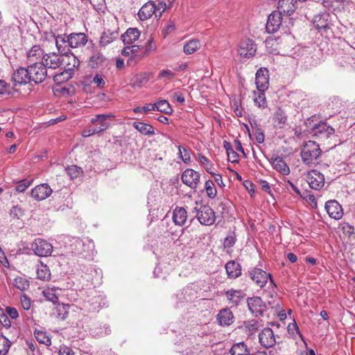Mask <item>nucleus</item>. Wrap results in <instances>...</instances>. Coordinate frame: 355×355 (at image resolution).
<instances>
[{"label": "nucleus", "instance_id": "obj_38", "mask_svg": "<svg viewBox=\"0 0 355 355\" xmlns=\"http://www.w3.org/2000/svg\"><path fill=\"white\" fill-rule=\"evenodd\" d=\"M148 80V76L146 73H141L135 76L131 80L130 85L132 88L141 87Z\"/></svg>", "mask_w": 355, "mask_h": 355}, {"label": "nucleus", "instance_id": "obj_57", "mask_svg": "<svg viewBox=\"0 0 355 355\" xmlns=\"http://www.w3.org/2000/svg\"><path fill=\"white\" fill-rule=\"evenodd\" d=\"M92 83L98 88H103L105 85V82L103 77L99 74H96L93 78Z\"/></svg>", "mask_w": 355, "mask_h": 355}, {"label": "nucleus", "instance_id": "obj_26", "mask_svg": "<svg viewBox=\"0 0 355 355\" xmlns=\"http://www.w3.org/2000/svg\"><path fill=\"white\" fill-rule=\"evenodd\" d=\"M69 35L65 34L64 35H58L55 36V43L58 50V53L60 54L65 53L66 52L70 51L68 49V40Z\"/></svg>", "mask_w": 355, "mask_h": 355}, {"label": "nucleus", "instance_id": "obj_37", "mask_svg": "<svg viewBox=\"0 0 355 355\" xmlns=\"http://www.w3.org/2000/svg\"><path fill=\"white\" fill-rule=\"evenodd\" d=\"M273 120L276 127L282 128L286 123L287 117L284 112L282 109L278 108L275 113Z\"/></svg>", "mask_w": 355, "mask_h": 355}, {"label": "nucleus", "instance_id": "obj_49", "mask_svg": "<svg viewBox=\"0 0 355 355\" xmlns=\"http://www.w3.org/2000/svg\"><path fill=\"white\" fill-rule=\"evenodd\" d=\"M205 190L207 194V196L214 198L216 195V189L214 186V182L211 180H207L205 182Z\"/></svg>", "mask_w": 355, "mask_h": 355}, {"label": "nucleus", "instance_id": "obj_58", "mask_svg": "<svg viewBox=\"0 0 355 355\" xmlns=\"http://www.w3.org/2000/svg\"><path fill=\"white\" fill-rule=\"evenodd\" d=\"M6 314L12 319H17L19 317L17 310L14 307L8 306L6 309Z\"/></svg>", "mask_w": 355, "mask_h": 355}, {"label": "nucleus", "instance_id": "obj_1", "mask_svg": "<svg viewBox=\"0 0 355 355\" xmlns=\"http://www.w3.org/2000/svg\"><path fill=\"white\" fill-rule=\"evenodd\" d=\"M322 154L319 145L313 141H308L301 150L302 162L307 166L315 165Z\"/></svg>", "mask_w": 355, "mask_h": 355}, {"label": "nucleus", "instance_id": "obj_44", "mask_svg": "<svg viewBox=\"0 0 355 355\" xmlns=\"http://www.w3.org/2000/svg\"><path fill=\"white\" fill-rule=\"evenodd\" d=\"M34 335L36 340L40 343L44 344L46 346H50L51 345V338L47 336L46 332L36 330L34 332Z\"/></svg>", "mask_w": 355, "mask_h": 355}, {"label": "nucleus", "instance_id": "obj_46", "mask_svg": "<svg viewBox=\"0 0 355 355\" xmlns=\"http://www.w3.org/2000/svg\"><path fill=\"white\" fill-rule=\"evenodd\" d=\"M37 278L42 280H46L50 278V272L46 266L41 265L37 270Z\"/></svg>", "mask_w": 355, "mask_h": 355}, {"label": "nucleus", "instance_id": "obj_17", "mask_svg": "<svg viewBox=\"0 0 355 355\" xmlns=\"http://www.w3.org/2000/svg\"><path fill=\"white\" fill-rule=\"evenodd\" d=\"M112 118H114L112 114H97L92 119L91 122L95 125L98 133H100L109 128L110 123L107 122V120Z\"/></svg>", "mask_w": 355, "mask_h": 355}, {"label": "nucleus", "instance_id": "obj_10", "mask_svg": "<svg viewBox=\"0 0 355 355\" xmlns=\"http://www.w3.org/2000/svg\"><path fill=\"white\" fill-rule=\"evenodd\" d=\"M250 276L260 288H262L266 285L268 278L270 279V282L272 283L270 275L260 268H254L252 269L250 271Z\"/></svg>", "mask_w": 355, "mask_h": 355}, {"label": "nucleus", "instance_id": "obj_61", "mask_svg": "<svg viewBox=\"0 0 355 355\" xmlns=\"http://www.w3.org/2000/svg\"><path fill=\"white\" fill-rule=\"evenodd\" d=\"M255 139L259 144H262L265 139V135L263 132L259 128H257L254 132Z\"/></svg>", "mask_w": 355, "mask_h": 355}, {"label": "nucleus", "instance_id": "obj_41", "mask_svg": "<svg viewBox=\"0 0 355 355\" xmlns=\"http://www.w3.org/2000/svg\"><path fill=\"white\" fill-rule=\"evenodd\" d=\"M73 74V72L72 71H68V69H65L62 72L53 75V80L57 83L65 82L71 78Z\"/></svg>", "mask_w": 355, "mask_h": 355}, {"label": "nucleus", "instance_id": "obj_21", "mask_svg": "<svg viewBox=\"0 0 355 355\" xmlns=\"http://www.w3.org/2000/svg\"><path fill=\"white\" fill-rule=\"evenodd\" d=\"M62 60L65 64V69H68V71H72L73 72L74 69L79 67L80 61L77 57L70 51L62 53Z\"/></svg>", "mask_w": 355, "mask_h": 355}, {"label": "nucleus", "instance_id": "obj_23", "mask_svg": "<svg viewBox=\"0 0 355 355\" xmlns=\"http://www.w3.org/2000/svg\"><path fill=\"white\" fill-rule=\"evenodd\" d=\"M227 299L232 306H237L244 298L245 293L241 290L230 289L225 291Z\"/></svg>", "mask_w": 355, "mask_h": 355}, {"label": "nucleus", "instance_id": "obj_56", "mask_svg": "<svg viewBox=\"0 0 355 355\" xmlns=\"http://www.w3.org/2000/svg\"><path fill=\"white\" fill-rule=\"evenodd\" d=\"M20 301L21 304V306L24 310H29L31 307V299L25 294L21 295Z\"/></svg>", "mask_w": 355, "mask_h": 355}, {"label": "nucleus", "instance_id": "obj_32", "mask_svg": "<svg viewBox=\"0 0 355 355\" xmlns=\"http://www.w3.org/2000/svg\"><path fill=\"white\" fill-rule=\"evenodd\" d=\"M230 353L231 355H250V350L245 343L240 342L232 345Z\"/></svg>", "mask_w": 355, "mask_h": 355}, {"label": "nucleus", "instance_id": "obj_35", "mask_svg": "<svg viewBox=\"0 0 355 355\" xmlns=\"http://www.w3.org/2000/svg\"><path fill=\"white\" fill-rule=\"evenodd\" d=\"M132 126L142 135L151 136L155 134L154 128L151 125L143 122H134Z\"/></svg>", "mask_w": 355, "mask_h": 355}, {"label": "nucleus", "instance_id": "obj_6", "mask_svg": "<svg viewBox=\"0 0 355 355\" xmlns=\"http://www.w3.org/2000/svg\"><path fill=\"white\" fill-rule=\"evenodd\" d=\"M31 248L38 257H48L51 255L53 250L52 245L42 239H35L31 245Z\"/></svg>", "mask_w": 355, "mask_h": 355}, {"label": "nucleus", "instance_id": "obj_12", "mask_svg": "<svg viewBox=\"0 0 355 355\" xmlns=\"http://www.w3.org/2000/svg\"><path fill=\"white\" fill-rule=\"evenodd\" d=\"M52 189L48 184L43 183L36 186L31 191V196L37 201L45 200L52 193Z\"/></svg>", "mask_w": 355, "mask_h": 355}, {"label": "nucleus", "instance_id": "obj_28", "mask_svg": "<svg viewBox=\"0 0 355 355\" xmlns=\"http://www.w3.org/2000/svg\"><path fill=\"white\" fill-rule=\"evenodd\" d=\"M44 55L43 49H41L39 45H34L27 52V59L28 62L32 64L37 62V60H42V57Z\"/></svg>", "mask_w": 355, "mask_h": 355}, {"label": "nucleus", "instance_id": "obj_15", "mask_svg": "<svg viewBox=\"0 0 355 355\" xmlns=\"http://www.w3.org/2000/svg\"><path fill=\"white\" fill-rule=\"evenodd\" d=\"M260 344L266 347H272L276 343V339L272 330L270 328H265L259 334Z\"/></svg>", "mask_w": 355, "mask_h": 355}, {"label": "nucleus", "instance_id": "obj_25", "mask_svg": "<svg viewBox=\"0 0 355 355\" xmlns=\"http://www.w3.org/2000/svg\"><path fill=\"white\" fill-rule=\"evenodd\" d=\"M217 320L221 326H229L234 322L233 313L229 309H224L218 314Z\"/></svg>", "mask_w": 355, "mask_h": 355}, {"label": "nucleus", "instance_id": "obj_29", "mask_svg": "<svg viewBox=\"0 0 355 355\" xmlns=\"http://www.w3.org/2000/svg\"><path fill=\"white\" fill-rule=\"evenodd\" d=\"M271 164L275 170L281 173L282 175H288L290 173L288 166L280 157L271 158Z\"/></svg>", "mask_w": 355, "mask_h": 355}, {"label": "nucleus", "instance_id": "obj_14", "mask_svg": "<svg viewBox=\"0 0 355 355\" xmlns=\"http://www.w3.org/2000/svg\"><path fill=\"white\" fill-rule=\"evenodd\" d=\"M182 180L189 187L195 189L200 181V174L193 169L187 168L182 175Z\"/></svg>", "mask_w": 355, "mask_h": 355}, {"label": "nucleus", "instance_id": "obj_55", "mask_svg": "<svg viewBox=\"0 0 355 355\" xmlns=\"http://www.w3.org/2000/svg\"><path fill=\"white\" fill-rule=\"evenodd\" d=\"M0 322L6 328H9L11 326L10 320L8 315L3 311L0 308Z\"/></svg>", "mask_w": 355, "mask_h": 355}, {"label": "nucleus", "instance_id": "obj_5", "mask_svg": "<svg viewBox=\"0 0 355 355\" xmlns=\"http://www.w3.org/2000/svg\"><path fill=\"white\" fill-rule=\"evenodd\" d=\"M257 51L256 44L252 40L245 38L242 40L237 49L238 54L244 58H249L254 55Z\"/></svg>", "mask_w": 355, "mask_h": 355}, {"label": "nucleus", "instance_id": "obj_45", "mask_svg": "<svg viewBox=\"0 0 355 355\" xmlns=\"http://www.w3.org/2000/svg\"><path fill=\"white\" fill-rule=\"evenodd\" d=\"M11 346V342L4 336L0 335V355H6Z\"/></svg>", "mask_w": 355, "mask_h": 355}, {"label": "nucleus", "instance_id": "obj_8", "mask_svg": "<svg viewBox=\"0 0 355 355\" xmlns=\"http://www.w3.org/2000/svg\"><path fill=\"white\" fill-rule=\"evenodd\" d=\"M56 53L55 52H51L44 53L42 57V62L44 67L49 69H55L58 68L62 63V55Z\"/></svg>", "mask_w": 355, "mask_h": 355}, {"label": "nucleus", "instance_id": "obj_20", "mask_svg": "<svg viewBox=\"0 0 355 355\" xmlns=\"http://www.w3.org/2000/svg\"><path fill=\"white\" fill-rule=\"evenodd\" d=\"M68 45L71 48L83 46L87 42V37L85 33H71L69 35Z\"/></svg>", "mask_w": 355, "mask_h": 355}, {"label": "nucleus", "instance_id": "obj_63", "mask_svg": "<svg viewBox=\"0 0 355 355\" xmlns=\"http://www.w3.org/2000/svg\"><path fill=\"white\" fill-rule=\"evenodd\" d=\"M234 243H235V238L233 236L230 235V236H227L225 239L223 244H224L225 248H231L232 246L234 245Z\"/></svg>", "mask_w": 355, "mask_h": 355}, {"label": "nucleus", "instance_id": "obj_40", "mask_svg": "<svg viewBox=\"0 0 355 355\" xmlns=\"http://www.w3.org/2000/svg\"><path fill=\"white\" fill-rule=\"evenodd\" d=\"M153 107H155V110H157L165 114H171L173 111L170 104L166 100H162L154 103Z\"/></svg>", "mask_w": 355, "mask_h": 355}, {"label": "nucleus", "instance_id": "obj_51", "mask_svg": "<svg viewBox=\"0 0 355 355\" xmlns=\"http://www.w3.org/2000/svg\"><path fill=\"white\" fill-rule=\"evenodd\" d=\"M178 150L179 157L184 163L187 164L190 161V155L187 149L182 147L181 146H178Z\"/></svg>", "mask_w": 355, "mask_h": 355}, {"label": "nucleus", "instance_id": "obj_54", "mask_svg": "<svg viewBox=\"0 0 355 355\" xmlns=\"http://www.w3.org/2000/svg\"><path fill=\"white\" fill-rule=\"evenodd\" d=\"M105 60L104 56L103 54L98 53L94 55H93L89 60L90 64L92 65V67H94V64L98 65L101 63H102Z\"/></svg>", "mask_w": 355, "mask_h": 355}, {"label": "nucleus", "instance_id": "obj_2", "mask_svg": "<svg viewBox=\"0 0 355 355\" xmlns=\"http://www.w3.org/2000/svg\"><path fill=\"white\" fill-rule=\"evenodd\" d=\"M196 206L193 207L192 212L196 213V217L204 225H211L216 220L215 212L209 205L198 204L196 202Z\"/></svg>", "mask_w": 355, "mask_h": 355}, {"label": "nucleus", "instance_id": "obj_19", "mask_svg": "<svg viewBox=\"0 0 355 355\" xmlns=\"http://www.w3.org/2000/svg\"><path fill=\"white\" fill-rule=\"evenodd\" d=\"M298 0H279L277 9L282 14L291 15L297 8Z\"/></svg>", "mask_w": 355, "mask_h": 355}, {"label": "nucleus", "instance_id": "obj_50", "mask_svg": "<svg viewBox=\"0 0 355 355\" xmlns=\"http://www.w3.org/2000/svg\"><path fill=\"white\" fill-rule=\"evenodd\" d=\"M256 105L261 108L266 107V100L264 92L259 91L257 96L254 98Z\"/></svg>", "mask_w": 355, "mask_h": 355}, {"label": "nucleus", "instance_id": "obj_9", "mask_svg": "<svg viewBox=\"0 0 355 355\" xmlns=\"http://www.w3.org/2000/svg\"><path fill=\"white\" fill-rule=\"evenodd\" d=\"M282 14L277 10L269 15L266 25V29L268 33H275L279 29L282 22Z\"/></svg>", "mask_w": 355, "mask_h": 355}, {"label": "nucleus", "instance_id": "obj_18", "mask_svg": "<svg viewBox=\"0 0 355 355\" xmlns=\"http://www.w3.org/2000/svg\"><path fill=\"white\" fill-rule=\"evenodd\" d=\"M28 68L19 67L12 75V81L15 85H26L30 83Z\"/></svg>", "mask_w": 355, "mask_h": 355}, {"label": "nucleus", "instance_id": "obj_47", "mask_svg": "<svg viewBox=\"0 0 355 355\" xmlns=\"http://www.w3.org/2000/svg\"><path fill=\"white\" fill-rule=\"evenodd\" d=\"M155 49H156V45L153 42V38L152 37H150V38L146 43L145 50L141 53V56L139 57V59H143L146 55H147L150 53L155 51Z\"/></svg>", "mask_w": 355, "mask_h": 355}, {"label": "nucleus", "instance_id": "obj_24", "mask_svg": "<svg viewBox=\"0 0 355 355\" xmlns=\"http://www.w3.org/2000/svg\"><path fill=\"white\" fill-rule=\"evenodd\" d=\"M140 36V32L137 28H130L121 35L124 44L129 45L137 41Z\"/></svg>", "mask_w": 355, "mask_h": 355}, {"label": "nucleus", "instance_id": "obj_42", "mask_svg": "<svg viewBox=\"0 0 355 355\" xmlns=\"http://www.w3.org/2000/svg\"><path fill=\"white\" fill-rule=\"evenodd\" d=\"M200 48V42L198 40H191L184 46V52L191 54Z\"/></svg>", "mask_w": 355, "mask_h": 355}, {"label": "nucleus", "instance_id": "obj_33", "mask_svg": "<svg viewBox=\"0 0 355 355\" xmlns=\"http://www.w3.org/2000/svg\"><path fill=\"white\" fill-rule=\"evenodd\" d=\"M328 14L322 13V15H315L313 18V24L318 30L327 29L329 27L328 22Z\"/></svg>", "mask_w": 355, "mask_h": 355}, {"label": "nucleus", "instance_id": "obj_13", "mask_svg": "<svg viewBox=\"0 0 355 355\" xmlns=\"http://www.w3.org/2000/svg\"><path fill=\"white\" fill-rule=\"evenodd\" d=\"M248 309L256 316L263 315L266 306L260 297H254L248 299Z\"/></svg>", "mask_w": 355, "mask_h": 355}, {"label": "nucleus", "instance_id": "obj_22", "mask_svg": "<svg viewBox=\"0 0 355 355\" xmlns=\"http://www.w3.org/2000/svg\"><path fill=\"white\" fill-rule=\"evenodd\" d=\"M156 6L154 2L148 1L145 3L139 10L138 16L142 21L146 20L151 17L155 13Z\"/></svg>", "mask_w": 355, "mask_h": 355}, {"label": "nucleus", "instance_id": "obj_48", "mask_svg": "<svg viewBox=\"0 0 355 355\" xmlns=\"http://www.w3.org/2000/svg\"><path fill=\"white\" fill-rule=\"evenodd\" d=\"M66 171L67 175L70 177L71 179H73L77 178L78 175H80L82 173L81 168L72 165L71 166H69L66 168Z\"/></svg>", "mask_w": 355, "mask_h": 355}, {"label": "nucleus", "instance_id": "obj_53", "mask_svg": "<svg viewBox=\"0 0 355 355\" xmlns=\"http://www.w3.org/2000/svg\"><path fill=\"white\" fill-rule=\"evenodd\" d=\"M155 107H153V104L148 103L145 105L143 107H135L133 112L136 114L143 112L144 114L148 113L150 111H154Z\"/></svg>", "mask_w": 355, "mask_h": 355}, {"label": "nucleus", "instance_id": "obj_64", "mask_svg": "<svg viewBox=\"0 0 355 355\" xmlns=\"http://www.w3.org/2000/svg\"><path fill=\"white\" fill-rule=\"evenodd\" d=\"M173 100L176 101L177 102H179L180 103H184L185 101L184 97L182 94V93L180 92H175L173 94Z\"/></svg>", "mask_w": 355, "mask_h": 355}, {"label": "nucleus", "instance_id": "obj_62", "mask_svg": "<svg viewBox=\"0 0 355 355\" xmlns=\"http://www.w3.org/2000/svg\"><path fill=\"white\" fill-rule=\"evenodd\" d=\"M287 329H288V332L293 336H294L295 334H297L299 332L298 327H297L296 322L290 323L288 325Z\"/></svg>", "mask_w": 355, "mask_h": 355}, {"label": "nucleus", "instance_id": "obj_27", "mask_svg": "<svg viewBox=\"0 0 355 355\" xmlns=\"http://www.w3.org/2000/svg\"><path fill=\"white\" fill-rule=\"evenodd\" d=\"M187 211L183 207H176L173 213V221L179 226H182L187 219Z\"/></svg>", "mask_w": 355, "mask_h": 355}, {"label": "nucleus", "instance_id": "obj_11", "mask_svg": "<svg viewBox=\"0 0 355 355\" xmlns=\"http://www.w3.org/2000/svg\"><path fill=\"white\" fill-rule=\"evenodd\" d=\"M255 83L259 91L265 92L269 85L268 70L260 68L256 73Z\"/></svg>", "mask_w": 355, "mask_h": 355}, {"label": "nucleus", "instance_id": "obj_52", "mask_svg": "<svg viewBox=\"0 0 355 355\" xmlns=\"http://www.w3.org/2000/svg\"><path fill=\"white\" fill-rule=\"evenodd\" d=\"M24 215V211L19 206H14L10 211V216L12 219H19Z\"/></svg>", "mask_w": 355, "mask_h": 355}, {"label": "nucleus", "instance_id": "obj_3", "mask_svg": "<svg viewBox=\"0 0 355 355\" xmlns=\"http://www.w3.org/2000/svg\"><path fill=\"white\" fill-rule=\"evenodd\" d=\"M315 136L319 141L324 142L328 145V148L331 149L334 148L336 144H332L331 141L336 137L334 129L325 123L318 124L315 127Z\"/></svg>", "mask_w": 355, "mask_h": 355}, {"label": "nucleus", "instance_id": "obj_30", "mask_svg": "<svg viewBox=\"0 0 355 355\" xmlns=\"http://www.w3.org/2000/svg\"><path fill=\"white\" fill-rule=\"evenodd\" d=\"M61 289L56 287H47L42 291L43 296L46 300L51 302L53 304H56L58 302V292Z\"/></svg>", "mask_w": 355, "mask_h": 355}, {"label": "nucleus", "instance_id": "obj_59", "mask_svg": "<svg viewBox=\"0 0 355 355\" xmlns=\"http://www.w3.org/2000/svg\"><path fill=\"white\" fill-rule=\"evenodd\" d=\"M175 76V73L170 70H162L159 73V78H166L168 80L172 79Z\"/></svg>", "mask_w": 355, "mask_h": 355}, {"label": "nucleus", "instance_id": "obj_34", "mask_svg": "<svg viewBox=\"0 0 355 355\" xmlns=\"http://www.w3.org/2000/svg\"><path fill=\"white\" fill-rule=\"evenodd\" d=\"M55 305L56 306L53 310V314L59 320H65L69 314V305L59 303H57Z\"/></svg>", "mask_w": 355, "mask_h": 355}, {"label": "nucleus", "instance_id": "obj_39", "mask_svg": "<svg viewBox=\"0 0 355 355\" xmlns=\"http://www.w3.org/2000/svg\"><path fill=\"white\" fill-rule=\"evenodd\" d=\"M117 32L107 30L102 33L100 42L101 45L106 46L114 41L117 37Z\"/></svg>", "mask_w": 355, "mask_h": 355}, {"label": "nucleus", "instance_id": "obj_36", "mask_svg": "<svg viewBox=\"0 0 355 355\" xmlns=\"http://www.w3.org/2000/svg\"><path fill=\"white\" fill-rule=\"evenodd\" d=\"M140 49V46L138 45H127L122 51L121 55L123 56H131L135 58L137 60H140L139 57L141 54H137Z\"/></svg>", "mask_w": 355, "mask_h": 355}, {"label": "nucleus", "instance_id": "obj_7", "mask_svg": "<svg viewBox=\"0 0 355 355\" xmlns=\"http://www.w3.org/2000/svg\"><path fill=\"white\" fill-rule=\"evenodd\" d=\"M306 182L311 189L320 190L324 186V175L317 170H311L306 175Z\"/></svg>", "mask_w": 355, "mask_h": 355}, {"label": "nucleus", "instance_id": "obj_60", "mask_svg": "<svg viewBox=\"0 0 355 355\" xmlns=\"http://www.w3.org/2000/svg\"><path fill=\"white\" fill-rule=\"evenodd\" d=\"M31 184V182H26V180H23L19 182L15 189L18 192H24Z\"/></svg>", "mask_w": 355, "mask_h": 355}, {"label": "nucleus", "instance_id": "obj_31", "mask_svg": "<svg viewBox=\"0 0 355 355\" xmlns=\"http://www.w3.org/2000/svg\"><path fill=\"white\" fill-rule=\"evenodd\" d=\"M227 274L230 278L235 279L241 275V266L235 261H229L225 265Z\"/></svg>", "mask_w": 355, "mask_h": 355}, {"label": "nucleus", "instance_id": "obj_4", "mask_svg": "<svg viewBox=\"0 0 355 355\" xmlns=\"http://www.w3.org/2000/svg\"><path fill=\"white\" fill-rule=\"evenodd\" d=\"M28 70L30 83L33 82L35 84L40 83L43 82L47 76V71L44 64L41 62L31 64L28 67Z\"/></svg>", "mask_w": 355, "mask_h": 355}, {"label": "nucleus", "instance_id": "obj_43", "mask_svg": "<svg viewBox=\"0 0 355 355\" xmlns=\"http://www.w3.org/2000/svg\"><path fill=\"white\" fill-rule=\"evenodd\" d=\"M14 286L19 290L24 291L29 288V281L24 277H17L14 279Z\"/></svg>", "mask_w": 355, "mask_h": 355}, {"label": "nucleus", "instance_id": "obj_16", "mask_svg": "<svg viewBox=\"0 0 355 355\" xmlns=\"http://www.w3.org/2000/svg\"><path fill=\"white\" fill-rule=\"evenodd\" d=\"M325 209L329 216L334 219L339 220L343 216V209L336 200L327 201L325 203Z\"/></svg>", "mask_w": 355, "mask_h": 355}]
</instances>
